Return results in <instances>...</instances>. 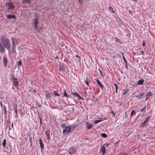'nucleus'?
<instances>
[{"instance_id": "f8f14e48", "label": "nucleus", "mask_w": 155, "mask_h": 155, "mask_svg": "<svg viewBox=\"0 0 155 155\" xmlns=\"http://www.w3.org/2000/svg\"><path fill=\"white\" fill-rule=\"evenodd\" d=\"M16 18V16L15 15L9 14L7 16V18L8 19H15Z\"/></svg>"}, {"instance_id": "a878e982", "label": "nucleus", "mask_w": 155, "mask_h": 155, "mask_svg": "<svg viewBox=\"0 0 155 155\" xmlns=\"http://www.w3.org/2000/svg\"><path fill=\"white\" fill-rule=\"evenodd\" d=\"M6 143V140L5 139H4L2 143V145L4 148H5V147Z\"/></svg>"}, {"instance_id": "ea45409f", "label": "nucleus", "mask_w": 155, "mask_h": 155, "mask_svg": "<svg viewBox=\"0 0 155 155\" xmlns=\"http://www.w3.org/2000/svg\"><path fill=\"white\" fill-rule=\"evenodd\" d=\"M99 71L101 73V76L102 77H103V74H102V72L100 70H99Z\"/></svg>"}, {"instance_id": "864d4df0", "label": "nucleus", "mask_w": 155, "mask_h": 155, "mask_svg": "<svg viewBox=\"0 0 155 155\" xmlns=\"http://www.w3.org/2000/svg\"><path fill=\"white\" fill-rule=\"evenodd\" d=\"M39 118L40 119V120H41V118L40 117H39Z\"/></svg>"}, {"instance_id": "4c0bfd02", "label": "nucleus", "mask_w": 155, "mask_h": 155, "mask_svg": "<svg viewBox=\"0 0 155 155\" xmlns=\"http://www.w3.org/2000/svg\"><path fill=\"white\" fill-rule=\"evenodd\" d=\"M76 57H77L79 59V60H81V57L80 56H79L78 55L76 54Z\"/></svg>"}, {"instance_id": "412c9836", "label": "nucleus", "mask_w": 155, "mask_h": 155, "mask_svg": "<svg viewBox=\"0 0 155 155\" xmlns=\"http://www.w3.org/2000/svg\"><path fill=\"white\" fill-rule=\"evenodd\" d=\"M113 39L114 40V41L116 42H117L120 43H122V42L120 40L117 38V37H115L113 38Z\"/></svg>"}, {"instance_id": "603ef678", "label": "nucleus", "mask_w": 155, "mask_h": 155, "mask_svg": "<svg viewBox=\"0 0 155 155\" xmlns=\"http://www.w3.org/2000/svg\"><path fill=\"white\" fill-rule=\"evenodd\" d=\"M15 117H16V118H17L18 117V115H17L16 114V115L15 116Z\"/></svg>"}, {"instance_id": "3c124183", "label": "nucleus", "mask_w": 155, "mask_h": 155, "mask_svg": "<svg viewBox=\"0 0 155 155\" xmlns=\"http://www.w3.org/2000/svg\"><path fill=\"white\" fill-rule=\"evenodd\" d=\"M41 123H42L41 120H40V124H41Z\"/></svg>"}, {"instance_id": "e433bc0d", "label": "nucleus", "mask_w": 155, "mask_h": 155, "mask_svg": "<svg viewBox=\"0 0 155 155\" xmlns=\"http://www.w3.org/2000/svg\"><path fill=\"white\" fill-rule=\"evenodd\" d=\"M66 59H69V58L70 57V56L68 54V55H67V54H66Z\"/></svg>"}, {"instance_id": "de8ad7c7", "label": "nucleus", "mask_w": 155, "mask_h": 155, "mask_svg": "<svg viewBox=\"0 0 155 155\" xmlns=\"http://www.w3.org/2000/svg\"><path fill=\"white\" fill-rule=\"evenodd\" d=\"M67 54H70V52L68 51L67 52Z\"/></svg>"}, {"instance_id": "b1692460", "label": "nucleus", "mask_w": 155, "mask_h": 155, "mask_svg": "<svg viewBox=\"0 0 155 155\" xmlns=\"http://www.w3.org/2000/svg\"><path fill=\"white\" fill-rule=\"evenodd\" d=\"M65 68H59V71L63 73H64L66 71L65 70Z\"/></svg>"}, {"instance_id": "c85d7f7f", "label": "nucleus", "mask_w": 155, "mask_h": 155, "mask_svg": "<svg viewBox=\"0 0 155 155\" xmlns=\"http://www.w3.org/2000/svg\"><path fill=\"white\" fill-rule=\"evenodd\" d=\"M64 61L67 64H69L70 63V61L68 60V59H65L64 60Z\"/></svg>"}, {"instance_id": "c9c22d12", "label": "nucleus", "mask_w": 155, "mask_h": 155, "mask_svg": "<svg viewBox=\"0 0 155 155\" xmlns=\"http://www.w3.org/2000/svg\"><path fill=\"white\" fill-rule=\"evenodd\" d=\"M45 134L47 136H50V133L48 131H45Z\"/></svg>"}, {"instance_id": "49530a36", "label": "nucleus", "mask_w": 155, "mask_h": 155, "mask_svg": "<svg viewBox=\"0 0 155 155\" xmlns=\"http://www.w3.org/2000/svg\"><path fill=\"white\" fill-rule=\"evenodd\" d=\"M109 144H105V145L106 146V147H108L109 146Z\"/></svg>"}, {"instance_id": "5fc2aeb1", "label": "nucleus", "mask_w": 155, "mask_h": 155, "mask_svg": "<svg viewBox=\"0 0 155 155\" xmlns=\"http://www.w3.org/2000/svg\"><path fill=\"white\" fill-rule=\"evenodd\" d=\"M134 1H135V2H136L137 1V0H133Z\"/></svg>"}, {"instance_id": "72a5a7b5", "label": "nucleus", "mask_w": 155, "mask_h": 155, "mask_svg": "<svg viewBox=\"0 0 155 155\" xmlns=\"http://www.w3.org/2000/svg\"><path fill=\"white\" fill-rule=\"evenodd\" d=\"M21 64H22V62L21 60L19 61L18 62V63H17V64L18 66L21 65Z\"/></svg>"}, {"instance_id": "7ed1b4c3", "label": "nucleus", "mask_w": 155, "mask_h": 155, "mask_svg": "<svg viewBox=\"0 0 155 155\" xmlns=\"http://www.w3.org/2000/svg\"><path fill=\"white\" fill-rule=\"evenodd\" d=\"M12 82L15 86L16 87H18V82L16 78L14 77L13 76L12 77Z\"/></svg>"}, {"instance_id": "f03ea898", "label": "nucleus", "mask_w": 155, "mask_h": 155, "mask_svg": "<svg viewBox=\"0 0 155 155\" xmlns=\"http://www.w3.org/2000/svg\"><path fill=\"white\" fill-rule=\"evenodd\" d=\"M11 40L12 41V49L13 51H14L15 46L17 44V41L14 38H12Z\"/></svg>"}, {"instance_id": "8fccbe9b", "label": "nucleus", "mask_w": 155, "mask_h": 155, "mask_svg": "<svg viewBox=\"0 0 155 155\" xmlns=\"http://www.w3.org/2000/svg\"><path fill=\"white\" fill-rule=\"evenodd\" d=\"M55 58H57V59H58V58H59L58 57V56H57V57H55Z\"/></svg>"}, {"instance_id": "1a4fd4ad", "label": "nucleus", "mask_w": 155, "mask_h": 155, "mask_svg": "<svg viewBox=\"0 0 155 155\" xmlns=\"http://www.w3.org/2000/svg\"><path fill=\"white\" fill-rule=\"evenodd\" d=\"M67 151L68 152L70 155H72L74 153L75 151V150L73 147H71L69 148Z\"/></svg>"}, {"instance_id": "58836bf2", "label": "nucleus", "mask_w": 155, "mask_h": 155, "mask_svg": "<svg viewBox=\"0 0 155 155\" xmlns=\"http://www.w3.org/2000/svg\"><path fill=\"white\" fill-rule=\"evenodd\" d=\"M146 44V42L144 41H143V46H145Z\"/></svg>"}, {"instance_id": "5701e85b", "label": "nucleus", "mask_w": 155, "mask_h": 155, "mask_svg": "<svg viewBox=\"0 0 155 155\" xmlns=\"http://www.w3.org/2000/svg\"><path fill=\"white\" fill-rule=\"evenodd\" d=\"M136 114V112L134 110H133L132 111V112L130 116L131 117L135 115Z\"/></svg>"}, {"instance_id": "c756f323", "label": "nucleus", "mask_w": 155, "mask_h": 155, "mask_svg": "<svg viewBox=\"0 0 155 155\" xmlns=\"http://www.w3.org/2000/svg\"><path fill=\"white\" fill-rule=\"evenodd\" d=\"M102 121H103V120H95L94 122V123L95 124H96L97 123L100 122Z\"/></svg>"}, {"instance_id": "2f4dec72", "label": "nucleus", "mask_w": 155, "mask_h": 155, "mask_svg": "<svg viewBox=\"0 0 155 155\" xmlns=\"http://www.w3.org/2000/svg\"><path fill=\"white\" fill-rule=\"evenodd\" d=\"M146 106H145L143 109L141 110V111L143 112H145L146 111Z\"/></svg>"}, {"instance_id": "09e8293b", "label": "nucleus", "mask_w": 155, "mask_h": 155, "mask_svg": "<svg viewBox=\"0 0 155 155\" xmlns=\"http://www.w3.org/2000/svg\"><path fill=\"white\" fill-rule=\"evenodd\" d=\"M112 113L113 114V115L114 116L115 115V114L114 112V111H112Z\"/></svg>"}, {"instance_id": "6ab92c4d", "label": "nucleus", "mask_w": 155, "mask_h": 155, "mask_svg": "<svg viewBox=\"0 0 155 155\" xmlns=\"http://www.w3.org/2000/svg\"><path fill=\"white\" fill-rule=\"evenodd\" d=\"M129 92V89L126 88L123 91V94L124 95H125L127 93Z\"/></svg>"}, {"instance_id": "aec40b11", "label": "nucleus", "mask_w": 155, "mask_h": 155, "mask_svg": "<svg viewBox=\"0 0 155 155\" xmlns=\"http://www.w3.org/2000/svg\"><path fill=\"white\" fill-rule=\"evenodd\" d=\"M144 80L143 79L139 80L137 82V84L139 85H141L143 84Z\"/></svg>"}, {"instance_id": "bb28decb", "label": "nucleus", "mask_w": 155, "mask_h": 155, "mask_svg": "<svg viewBox=\"0 0 155 155\" xmlns=\"http://www.w3.org/2000/svg\"><path fill=\"white\" fill-rule=\"evenodd\" d=\"M54 94L55 95L57 96H59L60 95V94L58 93V91H54Z\"/></svg>"}, {"instance_id": "a19ab883", "label": "nucleus", "mask_w": 155, "mask_h": 155, "mask_svg": "<svg viewBox=\"0 0 155 155\" xmlns=\"http://www.w3.org/2000/svg\"><path fill=\"white\" fill-rule=\"evenodd\" d=\"M47 139L48 140H50V136H47Z\"/></svg>"}, {"instance_id": "37998d69", "label": "nucleus", "mask_w": 155, "mask_h": 155, "mask_svg": "<svg viewBox=\"0 0 155 155\" xmlns=\"http://www.w3.org/2000/svg\"><path fill=\"white\" fill-rule=\"evenodd\" d=\"M85 84L87 85V86H88V82H87V81H85Z\"/></svg>"}, {"instance_id": "423d86ee", "label": "nucleus", "mask_w": 155, "mask_h": 155, "mask_svg": "<svg viewBox=\"0 0 155 155\" xmlns=\"http://www.w3.org/2000/svg\"><path fill=\"white\" fill-rule=\"evenodd\" d=\"M144 95V94L143 93L141 94L140 95H139L138 94V93L136 92H134L133 94V96L134 97H136L139 99H142L143 98V96Z\"/></svg>"}, {"instance_id": "dca6fc26", "label": "nucleus", "mask_w": 155, "mask_h": 155, "mask_svg": "<svg viewBox=\"0 0 155 155\" xmlns=\"http://www.w3.org/2000/svg\"><path fill=\"white\" fill-rule=\"evenodd\" d=\"M97 83L98 84L100 87L102 89L104 86L101 83L100 81L98 79L96 80Z\"/></svg>"}, {"instance_id": "39448f33", "label": "nucleus", "mask_w": 155, "mask_h": 155, "mask_svg": "<svg viewBox=\"0 0 155 155\" xmlns=\"http://www.w3.org/2000/svg\"><path fill=\"white\" fill-rule=\"evenodd\" d=\"M6 6L8 7V10L10 9L12 10L14 8V6L13 5V3L12 2L10 3H7L6 4Z\"/></svg>"}, {"instance_id": "f3484780", "label": "nucleus", "mask_w": 155, "mask_h": 155, "mask_svg": "<svg viewBox=\"0 0 155 155\" xmlns=\"http://www.w3.org/2000/svg\"><path fill=\"white\" fill-rule=\"evenodd\" d=\"M39 142H40V147H41V149H43L44 148V146L43 143H42V140L41 139H40L39 140Z\"/></svg>"}, {"instance_id": "4468645a", "label": "nucleus", "mask_w": 155, "mask_h": 155, "mask_svg": "<svg viewBox=\"0 0 155 155\" xmlns=\"http://www.w3.org/2000/svg\"><path fill=\"white\" fill-rule=\"evenodd\" d=\"M101 152L102 155H104L106 151L105 147L104 146H103L101 149Z\"/></svg>"}, {"instance_id": "2eb2a0df", "label": "nucleus", "mask_w": 155, "mask_h": 155, "mask_svg": "<svg viewBox=\"0 0 155 155\" xmlns=\"http://www.w3.org/2000/svg\"><path fill=\"white\" fill-rule=\"evenodd\" d=\"M14 110L15 111L16 115H17V104H14Z\"/></svg>"}, {"instance_id": "7c9ffc66", "label": "nucleus", "mask_w": 155, "mask_h": 155, "mask_svg": "<svg viewBox=\"0 0 155 155\" xmlns=\"http://www.w3.org/2000/svg\"><path fill=\"white\" fill-rule=\"evenodd\" d=\"M114 85L115 86V87H116V92L117 93V92H118V87L117 86V85L116 84H114Z\"/></svg>"}, {"instance_id": "473e14b6", "label": "nucleus", "mask_w": 155, "mask_h": 155, "mask_svg": "<svg viewBox=\"0 0 155 155\" xmlns=\"http://www.w3.org/2000/svg\"><path fill=\"white\" fill-rule=\"evenodd\" d=\"M85 81H87V82H90V80L88 77H86V79L85 80Z\"/></svg>"}, {"instance_id": "393cba45", "label": "nucleus", "mask_w": 155, "mask_h": 155, "mask_svg": "<svg viewBox=\"0 0 155 155\" xmlns=\"http://www.w3.org/2000/svg\"><path fill=\"white\" fill-rule=\"evenodd\" d=\"M108 9L110 12H111L114 13H115L114 11V9L112 7L110 6L109 7Z\"/></svg>"}, {"instance_id": "6e6d98bb", "label": "nucleus", "mask_w": 155, "mask_h": 155, "mask_svg": "<svg viewBox=\"0 0 155 155\" xmlns=\"http://www.w3.org/2000/svg\"><path fill=\"white\" fill-rule=\"evenodd\" d=\"M1 106H2V103H1Z\"/></svg>"}, {"instance_id": "a18cd8bd", "label": "nucleus", "mask_w": 155, "mask_h": 155, "mask_svg": "<svg viewBox=\"0 0 155 155\" xmlns=\"http://www.w3.org/2000/svg\"><path fill=\"white\" fill-rule=\"evenodd\" d=\"M141 53L143 54V55H144V51H141Z\"/></svg>"}, {"instance_id": "0eeeda50", "label": "nucleus", "mask_w": 155, "mask_h": 155, "mask_svg": "<svg viewBox=\"0 0 155 155\" xmlns=\"http://www.w3.org/2000/svg\"><path fill=\"white\" fill-rule=\"evenodd\" d=\"M150 120V116H149L143 122V123L140 125V127H144L146 125V124L149 122Z\"/></svg>"}, {"instance_id": "4be33fe9", "label": "nucleus", "mask_w": 155, "mask_h": 155, "mask_svg": "<svg viewBox=\"0 0 155 155\" xmlns=\"http://www.w3.org/2000/svg\"><path fill=\"white\" fill-rule=\"evenodd\" d=\"M45 94H46L45 96H46V98H47V99H48L50 97L51 94H50L49 93H48V92H47Z\"/></svg>"}, {"instance_id": "9b49d317", "label": "nucleus", "mask_w": 155, "mask_h": 155, "mask_svg": "<svg viewBox=\"0 0 155 155\" xmlns=\"http://www.w3.org/2000/svg\"><path fill=\"white\" fill-rule=\"evenodd\" d=\"M73 94L75 97H77L78 98L79 100H84V99L82 98L79 94L77 92H74L73 93Z\"/></svg>"}, {"instance_id": "ddd939ff", "label": "nucleus", "mask_w": 155, "mask_h": 155, "mask_svg": "<svg viewBox=\"0 0 155 155\" xmlns=\"http://www.w3.org/2000/svg\"><path fill=\"white\" fill-rule=\"evenodd\" d=\"M153 94L151 92L148 91L147 93L146 100L147 101L150 98V97L152 96Z\"/></svg>"}, {"instance_id": "20e7f679", "label": "nucleus", "mask_w": 155, "mask_h": 155, "mask_svg": "<svg viewBox=\"0 0 155 155\" xmlns=\"http://www.w3.org/2000/svg\"><path fill=\"white\" fill-rule=\"evenodd\" d=\"M74 128V127H73L72 126H71L69 127H66L65 129L63 130V133H68L70 132L71 128L73 129Z\"/></svg>"}, {"instance_id": "a211bd4d", "label": "nucleus", "mask_w": 155, "mask_h": 155, "mask_svg": "<svg viewBox=\"0 0 155 155\" xmlns=\"http://www.w3.org/2000/svg\"><path fill=\"white\" fill-rule=\"evenodd\" d=\"M86 125L88 129L91 128L92 127V125L89 122H87L86 123Z\"/></svg>"}, {"instance_id": "f704fd0d", "label": "nucleus", "mask_w": 155, "mask_h": 155, "mask_svg": "<svg viewBox=\"0 0 155 155\" xmlns=\"http://www.w3.org/2000/svg\"><path fill=\"white\" fill-rule=\"evenodd\" d=\"M64 97H68L69 96L68 95H67V93L66 92V91H64Z\"/></svg>"}, {"instance_id": "9d476101", "label": "nucleus", "mask_w": 155, "mask_h": 155, "mask_svg": "<svg viewBox=\"0 0 155 155\" xmlns=\"http://www.w3.org/2000/svg\"><path fill=\"white\" fill-rule=\"evenodd\" d=\"M3 63H4V66L5 67H7L8 63V59L5 56H4L3 57Z\"/></svg>"}, {"instance_id": "4d7b16f0", "label": "nucleus", "mask_w": 155, "mask_h": 155, "mask_svg": "<svg viewBox=\"0 0 155 155\" xmlns=\"http://www.w3.org/2000/svg\"><path fill=\"white\" fill-rule=\"evenodd\" d=\"M12 126H13V124H12Z\"/></svg>"}, {"instance_id": "79ce46f5", "label": "nucleus", "mask_w": 155, "mask_h": 155, "mask_svg": "<svg viewBox=\"0 0 155 155\" xmlns=\"http://www.w3.org/2000/svg\"><path fill=\"white\" fill-rule=\"evenodd\" d=\"M124 61H125L126 62V64H127V68H128V67H127V61H126V60L125 59V57H124Z\"/></svg>"}, {"instance_id": "6e6552de", "label": "nucleus", "mask_w": 155, "mask_h": 155, "mask_svg": "<svg viewBox=\"0 0 155 155\" xmlns=\"http://www.w3.org/2000/svg\"><path fill=\"white\" fill-rule=\"evenodd\" d=\"M38 18H35L34 20L33 24H34V27L36 29L38 28Z\"/></svg>"}, {"instance_id": "f257e3e1", "label": "nucleus", "mask_w": 155, "mask_h": 155, "mask_svg": "<svg viewBox=\"0 0 155 155\" xmlns=\"http://www.w3.org/2000/svg\"><path fill=\"white\" fill-rule=\"evenodd\" d=\"M0 52L2 53L5 51V48L9 49L11 47V44L9 40L4 35L0 36Z\"/></svg>"}, {"instance_id": "c03bdc74", "label": "nucleus", "mask_w": 155, "mask_h": 155, "mask_svg": "<svg viewBox=\"0 0 155 155\" xmlns=\"http://www.w3.org/2000/svg\"><path fill=\"white\" fill-rule=\"evenodd\" d=\"M79 3H82L83 2V0H78Z\"/></svg>"}, {"instance_id": "cd10ccee", "label": "nucleus", "mask_w": 155, "mask_h": 155, "mask_svg": "<svg viewBox=\"0 0 155 155\" xmlns=\"http://www.w3.org/2000/svg\"><path fill=\"white\" fill-rule=\"evenodd\" d=\"M101 137L104 138H106L107 137V135L105 133H103L101 134Z\"/></svg>"}]
</instances>
